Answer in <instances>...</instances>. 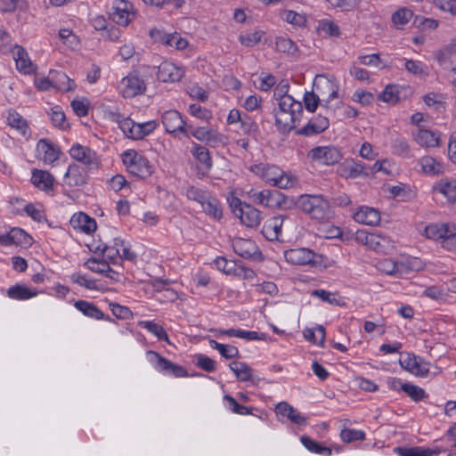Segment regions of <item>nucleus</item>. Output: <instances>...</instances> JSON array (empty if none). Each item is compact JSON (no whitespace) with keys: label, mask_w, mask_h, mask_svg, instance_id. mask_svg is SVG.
I'll list each match as a JSON object with an SVG mask.
<instances>
[{"label":"nucleus","mask_w":456,"mask_h":456,"mask_svg":"<svg viewBox=\"0 0 456 456\" xmlns=\"http://www.w3.org/2000/svg\"><path fill=\"white\" fill-rule=\"evenodd\" d=\"M297 205L313 219L323 221L331 216L329 201L320 195H302L297 200Z\"/></svg>","instance_id":"f257e3e1"},{"label":"nucleus","mask_w":456,"mask_h":456,"mask_svg":"<svg viewBox=\"0 0 456 456\" xmlns=\"http://www.w3.org/2000/svg\"><path fill=\"white\" fill-rule=\"evenodd\" d=\"M251 171L267 183L281 189H288L294 184L290 176L275 165L261 163L251 167Z\"/></svg>","instance_id":"f03ea898"},{"label":"nucleus","mask_w":456,"mask_h":456,"mask_svg":"<svg viewBox=\"0 0 456 456\" xmlns=\"http://www.w3.org/2000/svg\"><path fill=\"white\" fill-rule=\"evenodd\" d=\"M122 160L126 170L136 177L145 179L150 177L154 171V167L150 161L134 150H127L123 152Z\"/></svg>","instance_id":"7ed1b4c3"},{"label":"nucleus","mask_w":456,"mask_h":456,"mask_svg":"<svg viewBox=\"0 0 456 456\" xmlns=\"http://www.w3.org/2000/svg\"><path fill=\"white\" fill-rule=\"evenodd\" d=\"M354 240L359 244L379 253H387L395 247L394 240L389 236L364 230H358L354 234Z\"/></svg>","instance_id":"20e7f679"},{"label":"nucleus","mask_w":456,"mask_h":456,"mask_svg":"<svg viewBox=\"0 0 456 456\" xmlns=\"http://www.w3.org/2000/svg\"><path fill=\"white\" fill-rule=\"evenodd\" d=\"M307 158L320 165L332 166L342 159V153L335 146H317L308 152Z\"/></svg>","instance_id":"39448f33"},{"label":"nucleus","mask_w":456,"mask_h":456,"mask_svg":"<svg viewBox=\"0 0 456 456\" xmlns=\"http://www.w3.org/2000/svg\"><path fill=\"white\" fill-rule=\"evenodd\" d=\"M314 90L323 103V107L330 110L329 103L338 97V85L325 76H317L314 83Z\"/></svg>","instance_id":"423d86ee"},{"label":"nucleus","mask_w":456,"mask_h":456,"mask_svg":"<svg viewBox=\"0 0 456 456\" xmlns=\"http://www.w3.org/2000/svg\"><path fill=\"white\" fill-rule=\"evenodd\" d=\"M144 81L135 73L131 72L123 77L118 85L119 93L125 98H133L145 92Z\"/></svg>","instance_id":"0eeeda50"},{"label":"nucleus","mask_w":456,"mask_h":456,"mask_svg":"<svg viewBox=\"0 0 456 456\" xmlns=\"http://www.w3.org/2000/svg\"><path fill=\"white\" fill-rule=\"evenodd\" d=\"M162 124L167 133H182L186 137H189V129L191 128V125H187L177 110H169L165 111L162 114Z\"/></svg>","instance_id":"6e6552de"},{"label":"nucleus","mask_w":456,"mask_h":456,"mask_svg":"<svg viewBox=\"0 0 456 456\" xmlns=\"http://www.w3.org/2000/svg\"><path fill=\"white\" fill-rule=\"evenodd\" d=\"M284 257L291 265H314L319 262L320 256L307 248H297L285 250Z\"/></svg>","instance_id":"1a4fd4ad"},{"label":"nucleus","mask_w":456,"mask_h":456,"mask_svg":"<svg viewBox=\"0 0 456 456\" xmlns=\"http://www.w3.org/2000/svg\"><path fill=\"white\" fill-rule=\"evenodd\" d=\"M247 197L255 204L264 207L273 208L279 206L281 201L282 194L278 191L250 189L246 192Z\"/></svg>","instance_id":"9d476101"},{"label":"nucleus","mask_w":456,"mask_h":456,"mask_svg":"<svg viewBox=\"0 0 456 456\" xmlns=\"http://www.w3.org/2000/svg\"><path fill=\"white\" fill-rule=\"evenodd\" d=\"M112 20L118 25L127 26L134 17L133 4L126 0H115Z\"/></svg>","instance_id":"9b49d317"},{"label":"nucleus","mask_w":456,"mask_h":456,"mask_svg":"<svg viewBox=\"0 0 456 456\" xmlns=\"http://www.w3.org/2000/svg\"><path fill=\"white\" fill-rule=\"evenodd\" d=\"M184 70L170 61H163L158 68L157 77L159 81L175 83L183 77Z\"/></svg>","instance_id":"f8f14e48"},{"label":"nucleus","mask_w":456,"mask_h":456,"mask_svg":"<svg viewBox=\"0 0 456 456\" xmlns=\"http://www.w3.org/2000/svg\"><path fill=\"white\" fill-rule=\"evenodd\" d=\"M109 116L112 122L118 125V127L127 138L138 140V136L141 134H139L137 123L129 118L122 116L118 112H110Z\"/></svg>","instance_id":"ddd939ff"},{"label":"nucleus","mask_w":456,"mask_h":456,"mask_svg":"<svg viewBox=\"0 0 456 456\" xmlns=\"http://www.w3.org/2000/svg\"><path fill=\"white\" fill-rule=\"evenodd\" d=\"M286 219L287 217L281 215L267 219L262 227V234L268 240H280L281 237V228Z\"/></svg>","instance_id":"4468645a"},{"label":"nucleus","mask_w":456,"mask_h":456,"mask_svg":"<svg viewBox=\"0 0 456 456\" xmlns=\"http://www.w3.org/2000/svg\"><path fill=\"white\" fill-rule=\"evenodd\" d=\"M232 248L240 256L250 259L261 255L256 244L248 239L236 238L232 240Z\"/></svg>","instance_id":"2eb2a0df"},{"label":"nucleus","mask_w":456,"mask_h":456,"mask_svg":"<svg viewBox=\"0 0 456 456\" xmlns=\"http://www.w3.org/2000/svg\"><path fill=\"white\" fill-rule=\"evenodd\" d=\"M411 134L420 147L435 148L440 144V134L437 132L419 127Z\"/></svg>","instance_id":"dca6fc26"},{"label":"nucleus","mask_w":456,"mask_h":456,"mask_svg":"<svg viewBox=\"0 0 456 456\" xmlns=\"http://www.w3.org/2000/svg\"><path fill=\"white\" fill-rule=\"evenodd\" d=\"M237 211L236 216L247 227H256L262 220L261 212L249 204H244V207H241Z\"/></svg>","instance_id":"f3484780"},{"label":"nucleus","mask_w":456,"mask_h":456,"mask_svg":"<svg viewBox=\"0 0 456 456\" xmlns=\"http://www.w3.org/2000/svg\"><path fill=\"white\" fill-rule=\"evenodd\" d=\"M353 218L355 222L365 225L374 226L380 222L379 212L373 208L367 206L360 207L353 215Z\"/></svg>","instance_id":"a211bd4d"},{"label":"nucleus","mask_w":456,"mask_h":456,"mask_svg":"<svg viewBox=\"0 0 456 456\" xmlns=\"http://www.w3.org/2000/svg\"><path fill=\"white\" fill-rule=\"evenodd\" d=\"M70 156L86 166H93L97 163L95 151L79 143L74 144L69 150Z\"/></svg>","instance_id":"6ab92c4d"},{"label":"nucleus","mask_w":456,"mask_h":456,"mask_svg":"<svg viewBox=\"0 0 456 456\" xmlns=\"http://www.w3.org/2000/svg\"><path fill=\"white\" fill-rule=\"evenodd\" d=\"M276 413L286 417L292 423L297 426H305L307 421V417L299 412L296 408L291 406L286 402H281L276 405Z\"/></svg>","instance_id":"aec40b11"},{"label":"nucleus","mask_w":456,"mask_h":456,"mask_svg":"<svg viewBox=\"0 0 456 456\" xmlns=\"http://www.w3.org/2000/svg\"><path fill=\"white\" fill-rule=\"evenodd\" d=\"M420 172L426 175L436 176L444 174V167L443 163L436 158L427 155L418 160Z\"/></svg>","instance_id":"412c9836"},{"label":"nucleus","mask_w":456,"mask_h":456,"mask_svg":"<svg viewBox=\"0 0 456 456\" xmlns=\"http://www.w3.org/2000/svg\"><path fill=\"white\" fill-rule=\"evenodd\" d=\"M302 115H294L293 113L277 111L275 114V125L281 134H288L296 127Z\"/></svg>","instance_id":"4be33fe9"},{"label":"nucleus","mask_w":456,"mask_h":456,"mask_svg":"<svg viewBox=\"0 0 456 456\" xmlns=\"http://www.w3.org/2000/svg\"><path fill=\"white\" fill-rule=\"evenodd\" d=\"M70 224L75 230L90 234L96 230V222L88 215L79 212L72 216Z\"/></svg>","instance_id":"5701e85b"},{"label":"nucleus","mask_w":456,"mask_h":456,"mask_svg":"<svg viewBox=\"0 0 456 456\" xmlns=\"http://www.w3.org/2000/svg\"><path fill=\"white\" fill-rule=\"evenodd\" d=\"M329 125L328 118L319 115L311 118L309 122L298 131V134L305 136L318 134L325 131L329 127Z\"/></svg>","instance_id":"b1692460"},{"label":"nucleus","mask_w":456,"mask_h":456,"mask_svg":"<svg viewBox=\"0 0 456 456\" xmlns=\"http://www.w3.org/2000/svg\"><path fill=\"white\" fill-rule=\"evenodd\" d=\"M86 182V172L78 165H69L64 175V183L69 186H79Z\"/></svg>","instance_id":"393cba45"},{"label":"nucleus","mask_w":456,"mask_h":456,"mask_svg":"<svg viewBox=\"0 0 456 456\" xmlns=\"http://www.w3.org/2000/svg\"><path fill=\"white\" fill-rule=\"evenodd\" d=\"M31 182L39 190L49 191L53 188L54 178L47 171L34 169L32 171Z\"/></svg>","instance_id":"a878e982"},{"label":"nucleus","mask_w":456,"mask_h":456,"mask_svg":"<svg viewBox=\"0 0 456 456\" xmlns=\"http://www.w3.org/2000/svg\"><path fill=\"white\" fill-rule=\"evenodd\" d=\"M13 58L17 69L24 74H30L34 71V65L30 61L28 53L20 45H15Z\"/></svg>","instance_id":"bb28decb"},{"label":"nucleus","mask_w":456,"mask_h":456,"mask_svg":"<svg viewBox=\"0 0 456 456\" xmlns=\"http://www.w3.org/2000/svg\"><path fill=\"white\" fill-rule=\"evenodd\" d=\"M8 125L15 129L20 134L27 136L30 134L28 124L27 120L16 110H8L7 115Z\"/></svg>","instance_id":"cd10ccee"},{"label":"nucleus","mask_w":456,"mask_h":456,"mask_svg":"<svg viewBox=\"0 0 456 456\" xmlns=\"http://www.w3.org/2000/svg\"><path fill=\"white\" fill-rule=\"evenodd\" d=\"M38 294L37 289L29 288L25 284H16L7 289V296L15 300H28Z\"/></svg>","instance_id":"c85d7f7f"},{"label":"nucleus","mask_w":456,"mask_h":456,"mask_svg":"<svg viewBox=\"0 0 456 456\" xmlns=\"http://www.w3.org/2000/svg\"><path fill=\"white\" fill-rule=\"evenodd\" d=\"M37 151L43 154L45 163L51 164L57 160L60 156V151L50 141L41 139L37 145Z\"/></svg>","instance_id":"c756f323"},{"label":"nucleus","mask_w":456,"mask_h":456,"mask_svg":"<svg viewBox=\"0 0 456 456\" xmlns=\"http://www.w3.org/2000/svg\"><path fill=\"white\" fill-rule=\"evenodd\" d=\"M123 247V240L116 238L113 240L112 245H100L97 247L96 251L101 252L109 259L112 264H115L121 254L120 248Z\"/></svg>","instance_id":"7c9ffc66"},{"label":"nucleus","mask_w":456,"mask_h":456,"mask_svg":"<svg viewBox=\"0 0 456 456\" xmlns=\"http://www.w3.org/2000/svg\"><path fill=\"white\" fill-rule=\"evenodd\" d=\"M278 111L293 113L294 115H302L303 106L300 102L294 100L292 96L284 94L279 100Z\"/></svg>","instance_id":"2f4dec72"},{"label":"nucleus","mask_w":456,"mask_h":456,"mask_svg":"<svg viewBox=\"0 0 456 456\" xmlns=\"http://www.w3.org/2000/svg\"><path fill=\"white\" fill-rule=\"evenodd\" d=\"M74 306L80 311L84 315L95 319H104V314L94 304L86 300H77L75 302Z\"/></svg>","instance_id":"473e14b6"},{"label":"nucleus","mask_w":456,"mask_h":456,"mask_svg":"<svg viewBox=\"0 0 456 456\" xmlns=\"http://www.w3.org/2000/svg\"><path fill=\"white\" fill-rule=\"evenodd\" d=\"M53 78V86L61 91H70L76 86L75 82L70 79L66 73L62 71H51Z\"/></svg>","instance_id":"72a5a7b5"},{"label":"nucleus","mask_w":456,"mask_h":456,"mask_svg":"<svg viewBox=\"0 0 456 456\" xmlns=\"http://www.w3.org/2000/svg\"><path fill=\"white\" fill-rule=\"evenodd\" d=\"M434 189L443 194L447 200L456 202V182L447 178L440 180L436 183Z\"/></svg>","instance_id":"f704fd0d"},{"label":"nucleus","mask_w":456,"mask_h":456,"mask_svg":"<svg viewBox=\"0 0 456 456\" xmlns=\"http://www.w3.org/2000/svg\"><path fill=\"white\" fill-rule=\"evenodd\" d=\"M200 207L202 208L203 211L211 217L216 220L221 219L223 216L221 203L216 198L208 194V196L201 203Z\"/></svg>","instance_id":"c9c22d12"},{"label":"nucleus","mask_w":456,"mask_h":456,"mask_svg":"<svg viewBox=\"0 0 456 456\" xmlns=\"http://www.w3.org/2000/svg\"><path fill=\"white\" fill-rule=\"evenodd\" d=\"M191 153L203 166L204 168L209 170L212 167V159L208 150L198 143H193Z\"/></svg>","instance_id":"e433bc0d"},{"label":"nucleus","mask_w":456,"mask_h":456,"mask_svg":"<svg viewBox=\"0 0 456 456\" xmlns=\"http://www.w3.org/2000/svg\"><path fill=\"white\" fill-rule=\"evenodd\" d=\"M451 224H431L426 226L424 233L428 239L440 240L442 242L446 232Z\"/></svg>","instance_id":"4c0bfd02"},{"label":"nucleus","mask_w":456,"mask_h":456,"mask_svg":"<svg viewBox=\"0 0 456 456\" xmlns=\"http://www.w3.org/2000/svg\"><path fill=\"white\" fill-rule=\"evenodd\" d=\"M229 367L236 378L240 381H248L252 377V370L245 362L235 361L231 362Z\"/></svg>","instance_id":"58836bf2"},{"label":"nucleus","mask_w":456,"mask_h":456,"mask_svg":"<svg viewBox=\"0 0 456 456\" xmlns=\"http://www.w3.org/2000/svg\"><path fill=\"white\" fill-rule=\"evenodd\" d=\"M311 295L332 305H345L343 298L336 292H330L325 289H314L311 292Z\"/></svg>","instance_id":"ea45409f"},{"label":"nucleus","mask_w":456,"mask_h":456,"mask_svg":"<svg viewBox=\"0 0 456 456\" xmlns=\"http://www.w3.org/2000/svg\"><path fill=\"white\" fill-rule=\"evenodd\" d=\"M139 326L152 333L159 340H163L170 344L168 336L161 325L153 321H142L139 322Z\"/></svg>","instance_id":"a19ab883"},{"label":"nucleus","mask_w":456,"mask_h":456,"mask_svg":"<svg viewBox=\"0 0 456 456\" xmlns=\"http://www.w3.org/2000/svg\"><path fill=\"white\" fill-rule=\"evenodd\" d=\"M147 354L151 356L150 358L151 362L154 364L157 370L164 373H168L172 362L168 359L161 356L159 354L154 351H148Z\"/></svg>","instance_id":"79ce46f5"},{"label":"nucleus","mask_w":456,"mask_h":456,"mask_svg":"<svg viewBox=\"0 0 456 456\" xmlns=\"http://www.w3.org/2000/svg\"><path fill=\"white\" fill-rule=\"evenodd\" d=\"M401 391L404 392L414 402L422 401L427 397L425 390L411 383L401 385Z\"/></svg>","instance_id":"37998d69"},{"label":"nucleus","mask_w":456,"mask_h":456,"mask_svg":"<svg viewBox=\"0 0 456 456\" xmlns=\"http://www.w3.org/2000/svg\"><path fill=\"white\" fill-rule=\"evenodd\" d=\"M345 175L350 178H356L364 171V165L362 162L347 159L343 164Z\"/></svg>","instance_id":"c03bdc74"},{"label":"nucleus","mask_w":456,"mask_h":456,"mask_svg":"<svg viewBox=\"0 0 456 456\" xmlns=\"http://www.w3.org/2000/svg\"><path fill=\"white\" fill-rule=\"evenodd\" d=\"M210 346L212 348L217 350L220 353V354L225 359L236 358L239 356L240 354L236 346L221 344L215 340L210 341Z\"/></svg>","instance_id":"a18cd8bd"},{"label":"nucleus","mask_w":456,"mask_h":456,"mask_svg":"<svg viewBox=\"0 0 456 456\" xmlns=\"http://www.w3.org/2000/svg\"><path fill=\"white\" fill-rule=\"evenodd\" d=\"M412 16L413 12L410 9L403 7L392 15V21L397 28H401L410 21Z\"/></svg>","instance_id":"49530a36"},{"label":"nucleus","mask_w":456,"mask_h":456,"mask_svg":"<svg viewBox=\"0 0 456 456\" xmlns=\"http://www.w3.org/2000/svg\"><path fill=\"white\" fill-rule=\"evenodd\" d=\"M419 269V261L417 259L403 258L397 261L396 276H403L410 272Z\"/></svg>","instance_id":"de8ad7c7"},{"label":"nucleus","mask_w":456,"mask_h":456,"mask_svg":"<svg viewBox=\"0 0 456 456\" xmlns=\"http://www.w3.org/2000/svg\"><path fill=\"white\" fill-rule=\"evenodd\" d=\"M396 452L400 456H433L436 452L422 447H398Z\"/></svg>","instance_id":"09e8293b"},{"label":"nucleus","mask_w":456,"mask_h":456,"mask_svg":"<svg viewBox=\"0 0 456 456\" xmlns=\"http://www.w3.org/2000/svg\"><path fill=\"white\" fill-rule=\"evenodd\" d=\"M301 442L304 444V446L312 452L324 455H330L332 452L330 448L321 445L320 444L312 440L308 436H302Z\"/></svg>","instance_id":"8fccbe9b"},{"label":"nucleus","mask_w":456,"mask_h":456,"mask_svg":"<svg viewBox=\"0 0 456 456\" xmlns=\"http://www.w3.org/2000/svg\"><path fill=\"white\" fill-rule=\"evenodd\" d=\"M224 400L227 403V408L233 413L248 415L252 413L253 408L240 404L232 396L225 395Z\"/></svg>","instance_id":"3c124183"},{"label":"nucleus","mask_w":456,"mask_h":456,"mask_svg":"<svg viewBox=\"0 0 456 456\" xmlns=\"http://www.w3.org/2000/svg\"><path fill=\"white\" fill-rule=\"evenodd\" d=\"M276 50L281 53L295 54L297 51L296 44L289 37H281L275 42Z\"/></svg>","instance_id":"603ef678"},{"label":"nucleus","mask_w":456,"mask_h":456,"mask_svg":"<svg viewBox=\"0 0 456 456\" xmlns=\"http://www.w3.org/2000/svg\"><path fill=\"white\" fill-rule=\"evenodd\" d=\"M340 437L345 443L363 441L365 439V433L362 430L344 428L340 432Z\"/></svg>","instance_id":"864d4df0"},{"label":"nucleus","mask_w":456,"mask_h":456,"mask_svg":"<svg viewBox=\"0 0 456 456\" xmlns=\"http://www.w3.org/2000/svg\"><path fill=\"white\" fill-rule=\"evenodd\" d=\"M9 239H10V245L11 244L21 245V244L28 243V241L31 238L22 229L12 228L9 232Z\"/></svg>","instance_id":"5fc2aeb1"},{"label":"nucleus","mask_w":456,"mask_h":456,"mask_svg":"<svg viewBox=\"0 0 456 456\" xmlns=\"http://www.w3.org/2000/svg\"><path fill=\"white\" fill-rule=\"evenodd\" d=\"M216 267L228 275H232L235 272L236 263L224 257L218 256L214 261Z\"/></svg>","instance_id":"6e6d98bb"},{"label":"nucleus","mask_w":456,"mask_h":456,"mask_svg":"<svg viewBox=\"0 0 456 456\" xmlns=\"http://www.w3.org/2000/svg\"><path fill=\"white\" fill-rule=\"evenodd\" d=\"M392 150L398 156L407 157L410 153V145L404 138L397 137L392 142Z\"/></svg>","instance_id":"4d7b16f0"},{"label":"nucleus","mask_w":456,"mask_h":456,"mask_svg":"<svg viewBox=\"0 0 456 456\" xmlns=\"http://www.w3.org/2000/svg\"><path fill=\"white\" fill-rule=\"evenodd\" d=\"M86 266L91 270L94 273H105L107 272H111L109 264L105 261H99L94 257L89 258L86 263Z\"/></svg>","instance_id":"13d9d810"},{"label":"nucleus","mask_w":456,"mask_h":456,"mask_svg":"<svg viewBox=\"0 0 456 456\" xmlns=\"http://www.w3.org/2000/svg\"><path fill=\"white\" fill-rule=\"evenodd\" d=\"M59 37L65 45L69 47L75 49L79 45V39L71 30L62 28L59 31Z\"/></svg>","instance_id":"bf43d9fd"},{"label":"nucleus","mask_w":456,"mask_h":456,"mask_svg":"<svg viewBox=\"0 0 456 456\" xmlns=\"http://www.w3.org/2000/svg\"><path fill=\"white\" fill-rule=\"evenodd\" d=\"M49 115L52 123L55 126L61 127V129H65L68 126V124L66 123L65 114L59 107H54L51 109Z\"/></svg>","instance_id":"052dcab7"},{"label":"nucleus","mask_w":456,"mask_h":456,"mask_svg":"<svg viewBox=\"0 0 456 456\" xmlns=\"http://www.w3.org/2000/svg\"><path fill=\"white\" fill-rule=\"evenodd\" d=\"M379 99L388 103H395L399 100L398 91L395 86L388 85L379 94Z\"/></svg>","instance_id":"680f3d73"},{"label":"nucleus","mask_w":456,"mask_h":456,"mask_svg":"<svg viewBox=\"0 0 456 456\" xmlns=\"http://www.w3.org/2000/svg\"><path fill=\"white\" fill-rule=\"evenodd\" d=\"M304 103L305 109L310 112H314L319 104L323 107V103L321 102L317 94L313 92H306L304 95Z\"/></svg>","instance_id":"e2e57ef3"},{"label":"nucleus","mask_w":456,"mask_h":456,"mask_svg":"<svg viewBox=\"0 0 456 456\" xmlns=\"http://www.w3.org/2000/svg\"><path fill=\"white\" fill-rule=\"evenodd\" d=\"M446 233L441 245L448 250H453L456 248V226L451 224Z\"/></svg>","instance_id":"0e129e2a"},{"label":"nucleus","mask_w":456,"mask_h":456,"mask_svg":"<svg viewBox=\"0 0 456 456\" xmlns=\"http://www.w3.org/2000/svg\"><path fill=\"white\" fill-rule=\"evenodd\" d=\"M281 18L288 23L295 26L304 25L305 19L303 15L289 10H285L281 13Z\"/></svg>","instance_id":"69168bd1"},{"label":"nucleus","mask_w":456,"mask_h":456,"mask_svg":"<svg viewBox=\"0 0 456 456\" xmlns=\"http://www.w3.org/2000/svg\"><path fill=\"white\" fill-rule=\"evenodd\" d=\"M208 192L203 190H200L194 186H190L186 190V196L189 200H194L198 202L200 205L205 200V199L208 196Z\"/></svg>","instance_id":"338daca9"},{"label":"nucleus","mask_w":456,"mask_h":456,"mask_svg":"<svg viewBox=\"0 0 456 456\" xmlns=\"http://www.w3.org/2000/svg\"><path fill=\"white\" fill-rule=\"evenodd\" d=\"M403 61L404 62V68L409 73L416 76H421L425 73L424 65L421 61L407 59H403Z\"/></svg>","instance_id":"774afa93"}]
</instances>
